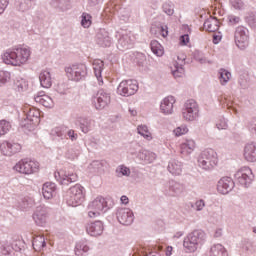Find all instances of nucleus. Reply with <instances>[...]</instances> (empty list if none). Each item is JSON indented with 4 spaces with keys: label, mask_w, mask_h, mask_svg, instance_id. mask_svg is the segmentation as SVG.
<instances>
[{
    "label": "nucleus",
    "mask_w": 256,
    "mask_h": 256,
    "mask_svg": "<svg viewBox=\"0 0 256 256\" xmlns=\"http://www.w3.org/2000/svg\"><path fill=\"white\" fill-rule=\"evenodd\" d=\"M31 57V49L27 47H14L6 50L2 54V61L6 65H12V67H21L25 65Z\"/></svg>",
    "instance_id": "nucleus-1"
},
{
    "label": "nucleus",
    "mask_w": 256,
    "mask_h": 256,
    "mask_svg": "<svg viewBox=\"0 0 256 256\" xmlns=\"http://www.w3.org/2000/svg\"><path fill=\"white\" fill-rule=\"evenodd\" d=\"M205 237L206 234L203 230H194L184 238V249L187 251V253H195L197 249H201V247H203Z\"/></svg>",
    "instance_id": "nucleus-2"
},
{
    "label": "nucleus",
    "mask_w": 256,
    "mask_h": 256,
    "mask_svg": "<svg viewBox=\"0 0 256 256\" xmlns=\"http://www.w3.org/2000/svg\"><path fill=\"white\" fill-rule=\"evenodd\" d=\"M219 163L217 152L213 149H206L202 151L198 157V165L204 171H213Z\"/></svg>",
    "instance_id": "nucleus-3"
},
{
    "label": "nucleus",
    "mask_w": 256,
    "mask_h": 256,
    "mask_svg": "<svg viewBox=\"0 0 256 256\" xmlns=\"http://www.w3.org/2000/svg\"><path fill=\"white\" fill-rule=\"evenodd\" d=\"M110 209L111 204L109 203V200L103 196H98L88 204V216L91 219H95V217H99L102 213H107Z\"/></svg>",
    "instance_id": "nucleus-4"
},
{
    "label": "nucleus",
    "mask_w": 256,
    "mask_h": 256,
    "mask_svg": "<svg viewBox=\"0 0 256 256\" xmlns=\"http://www.w3.org/2000/svg\"><path fill=\"white\" fill-rule=\"evenodd\" d=\"M85 199V188L81 184H76L66 192L65 200L69 207L81 205Z\"/></svg>",
    "instance_id": "nucleus-5"
},
{
    "label": "nucleus",
    "mask_w": 256,
    "mask_h": 256,
    "mask_svg": "<svg viewBox=\"0 0 256 256\" xmlns=\"http://www.w3.org/2000/svg\"><path fill=\"white\" fill-rule=\"evenodd\" d=\"M182 117L185 121H197L199 119V105L195 100L190 99L184 103Z\"/></svg>",
    "instance_id": "nucleus-6"
},
{
    "label": "nucleus",
    "mask_w": 256,
    "mask_h": 256,
    "mask_svg": "<svg viewBox=\"0 0 256 256\" xmlns=\"http://www.w3.org/2000/svg\"><path fill=\"white\" fill-rule=\"evenodd\" d=\"M66 76L70 81H81L87 77V66L85 64H74L65 68Z\"/></svg>",
    "instance_id": "nucleus-7"
},
{
    "label": "nucleus",
    "mask_w": 256,
    "mask_h": 256,
    "mask_svg": "<svg viewBox=\"0 0 256 256\" xmlns=\"http://www.w3.org/2000/svg\"><path fill=\"white\" fill-rule=\"evenodd\" d=\"M14 171L23 175H32L39 171V162L29 159H22L14 166Z\"/></svg>",
    "instance_id": "nucleus-8"
},
{
    "label": "nucleus",
    "mask_w": 256,
    "mask_h": 256,
    "mask_svg": "<svg viewBox=\"0 0 256 256\" xmlns=\"http://www.w3.org/2000/svg\"><path fill=\"white\" fill-rule=\"evenodd\" d=\"M234 40L238 49L242 51L249 47V29L244 26H238L234 32Z\"/></svg>",
    "instance_id": "nucleus-9"
},
{
    "label": "nucleus",
    "mask_w": 256,
    "mask_h": 256,
    "mask_svg": "<svg viewBox=\"0 0 256 256\" xmlns=\"http://www.w3.org/2000/svg\"><path fill=\"white\" fill-rule=\"evenodd\" d=\"M139 91V83L137 80H123L118 88L117 93L122 95V97H131V95H135Z\"/></svg>",
    "instance_id": "nucleus-10"
},
{
    "label": "nucleus",
    "mask_w": 256,
    "mask_h": 256,
    "mask_svg": "<svg viewBox=\"0 0 256 256\" xmlns=\"http://www.w3.org/2000/svg\"><path fill=\"white\" fill-rule=\"evenodd\" d=\"M236 181L242 185V187H249L253 180L255 179V175L253 174V170L251 168L244 166L240 168L234 175Z\"/></svg>",
    "instance_id": "nucleus-11"
},
{
    "label": "nucleus",
    "mask_w": 256,
    "mask_h": 256,
    "mask_svg": "<svg viewBox=\"0 0 256 256\" xmlns=\"http://www.w3.org/2000/svg\"><path fill=\"white\" fill-rule=\"evenodd\" d=\"M111 103V94L105 90H99L92 98V105H94L97 111H103L105 107H109Z\"/></svg>",
    "instance_id": "nucleus-12"
},
{
    "label": "nucleus",
    "mask_w": 256,
    "mask_h": 256,
    "mask_svg": "<svg viewBox=\"0 0 256 256\" xmlns=\"http://www.w3.org/2000/svg\"><path fill=\"white\" fill-rule=\"evenodd\" d=\"M23 146L15 141H3L0 143V153L4 157H13L17 153H21Z\"/></svg>",
    "instance_id": "nucleus-13"
},
{
    "label": "nucleus",
    "mask_w": 256,
    "mask_h": 256,
    "mask_svg": "<svg viewBox=\"0 0 256 256\" xmlns=\"http://www.w3.org/2000/svg\"><path fill=\"white\" fill-rule=\"evenodd\" d=\"M54 177L60 185H70V183H75L78 179L77 174L69 169L55 172Z\"/></svg>",
    "instance_id": "nucleus-14"
},
{
    "label": "nucleus",
    "mask_w": 256,
    "mask_h": 256,
    "mask_svg": "<svg viewBox=\"0 0 256 256\" xmlns=\"http://www.w3.org/2000/svg\"><path fill=\"white\" fill-rule=\"evenodd\" d=\"M116 217L121 225H132L135 221V215L129 208H119L116 212Z\"/></svg>",
    "instance_id": "nucleus-15"
},
{
    "label": "nucleus",
    "mask_w": 256,
    "mask_h": 256,
    "mask_svg": "<svg viewBox=\"0 0 256 256\" xmlns=\"http://www.w3.org/2000/svg\"><path fill=\"white\" fill-rule=\"evenodd\" d=\"M184 191V184H181V182H177L175 180H170L168 182V187L165 190V195H167V197H179V195H181V193Z\"/></svg>",
    "instance_id": "nucleus-16"
},
{
    "label": "nucleus",
    "mask_w": 256,
    "mask_h": 256,
    "mask_svg": "<svg viewBox=\"0 0 256 256\" xmlns=\"http://www.w3.org/2000/svg\"><path fill=\"white\" fill-rule=\"evenodd\" d=\"M233 187H235V182L231 177H223L218 181L217 191L221 193V195H227L233 191Z\"/></svg>",
    "instance_id": "nucleus-17"
},
{
    "label": "nucleus",
    "mask_w": 256,
    "mask_h": 256,
    "mask_svg": "<svg viewBox=\"0 0 256 256\" xmlns=\"http://www.w3.org/2000/svg\"><path fill=\"white\" fill-rule=\"evenodd\" d=\"M33 219L39 227L47 225V208L38 206L33 214Z\"/></svg>",
    "instance_id": "nucleus-18"
},
{
    "label": "nucleus",
    "mask_w": 256,
    "mask_h": 256,
    "mask_svg": "<svg viewBox=\"0 0 256 256\" xmlns=\"http://www.w3.org/2000/svg\"><path fill=\"white\" fill-rule=\"evenodd\" d=\"M244 159L248 163H256V142H248L244 146Z\"/></svg>",
    "instance_id": "nucleus-19"
},
{
    "label": "nucleus",
    "mask_w": 256,
    "mask_h": 256,
    "mask_svg": "<svg viewBox=\"0 0 256 256\" xmlns=\"http://www.w3.org/2000/svg\"><path fill=\"white\" fill-rule=\"evenodd\" d=\"M103 222L101 221H95L88 223L86 226V231L88 235H91V237H99L100 235H103Z\"/></svg>",
    "instance_id": "nucleus-20"
},
{
    "label": "nucleus",
    "mask_w": 256,
    "mask_h": 256,
    "mask_svg": "<svg viewBox=\"0 0 256 256\" xmlns=\"http://www.w3.org/2000/svg\"><path fill=\"white\" fill-rule=\"evenodd\" d=\"M173 105H175V97L167 96L164 98L160 104V111L164 115L173 114Z\"/></svg>",
    "instance_id": "nucleus-21"
},
{
    "label": "nucleus",
    "mask_w": 256,
    "mask_h": 256,
    "mask_svg": "<svg viewBox=\"0 0 256 256\" xmlns=\"http://www.w3.org/2000/svg\"><path fill=\"white\" fill-rule=\"evenodd\" d=\"M96 43L100 47H111V36L105 29H101L96 35Z\"/></svg>",
    "instance_id": "nucleus-22"
},
{
    "label": "nucleus",
    "mask_w": 256,
    "mask_h": 256,
    "mask_svg": "<svg viewBox=\"0 0 256 256\" xmlns=\"http://www.w3.org/2000/svg\"><path fill=\"white\" fill-rule=\"evenodd\" d=\"M40 116H41V113L39 112V110L35 108H30L26 114V120H25L30 122L27 128L29 129V127H33V125H39Z\"/></svg>",
    "instance_id": "nucleus-23"
},
{
    "label": "nucleus",
    "mask_w": 256,
    "mask_h": 256,
    "mask_svg": "<svg viewBox=\"0 0 256 256\" xmlns=\"http://www.w3.org/2000/svg\"><path fill=\"white\" fill-rule=\"evenodd\" d=\"M55 191H57V185L53 182H46L42 186V195L44 199H53V197H55Z\"/></svg>",
    "instance_id": "nucleus-24"
},
{
    "label": "nucleus",
    "mask_w": 256,
    "mask_h": 256,
    "mask_svg": "<svg viewBox=\"0 0 256 256\" xmlns=\"http://www.w3.org/2000/svg\"><path fill=\"white\" fill-rule=\"evenodd\" d=\"M167 169L172 175H181V173H183V163L179 160L171 159Z\"/></svg>",
    "instance_id": "nucleus-25"
},
{
    "label": "nucleus",
    "mask_w": 256,
    "mask_h": 256,
    "mask_svg": "<svg viewBox=\"0 0 256 256\" xmlns=\"http://www.w3.org/2000/svg\"><path fill=\"white\" fill-rule=\"evenodd\" d=\"M103 67H105L103 60H94L93 69L99 85H103V76L101 75L103 73Z\"/></svg>",
    "instance_id": "nucleus-26"
},
{
    "label": "nucleus",
    "mask_w": 256,
    "mask_h": 256,
    "mask_svg": "<svg viewBox=\"0 0 256 256\" xmlns=\"http://www.w3.org/2000/svg\"><path fill=\"white\" fill-rule=\"evenodd\" d=\"M209 256H229L227 248L223 244H214L209 249Z\"/></svg>",
    "instance_id": "nucleus-27"
},
{
    "label": "nucleus",
    "mask_w": 256,
    "mask_h": 256,
    "mask_svg": "<svg viewBox=\"0 0 256 256\" xmlns=\"http://www.w3.org/2000/svg\"><path fill=\"white\" fill-rule=\"evenodd\" d=\"M50 5L59 11H69L71 9V0H51Z\"/></svg>",
    "instance_id": "nucleus-28"
},
{
    "label": "nucleus",
    "mask_w": 256,
    "mask_h": 256,
    "mask_svg": "<svg viewBox=\"0 0 256 256\" xmlns=\"http://www.w3.org/2000/svg\"><path fill=\"white\" fill-rule=\"evenodd\" d=\"M40 85L44 87V89H50L51 85H53V81L51 80V72L47 70H43L40 75Z\"/></svg>",
    "instance_id": "nucleus-29"
},
{
    "label": "nucleus",
    "mask_w": 256,
    "mask_h": 256,
    "mask_svg": "<svg viewBox=\"0 0 256 256\" xmlns=\"http://www.w3.org/2000/svg\"><path fill=\"white\" fill-rule=\"evenodd\" d=\"M204 28L210 33H215V31H219V20H217L215 17L208 18L204 22Z\"/></svg>",
    "instance_id": "nucleus-30"
},
{
    "label": "nucleus",
    "mask_w": 256,
    "mask_h": 256,
    "mask_svg": "<svg viewBox=\"0 0 256 256\" xmlns=\"http://www.w3.org/2000/svg\"><path fill=\"white\" fill-rule=\"evenodd\" d=\"M76 127H80L81 129H91L93 125H95V121L87 118V117H79L75 120Z\"/></svg>",
    "instance_id": "nucleus-31"
},
{
    "label": "nucleus",
    "mask_w": 256,
    "mask_h": 256,
    "mask_svg": "<svg viewBox=\"0 0 256 256\" xmlns=\"http://www.w3.org/2000/svg\"><path fill=\"white\" fill-rule=\"evenodd\" d=\"M195 150V141L187 140L186 142L182 143L180 146V153L182 155H191Z\"/></svg>",
    "instance_id": "nucleus-32"
},
{
    "label": "nucleus",
    "mask_w": 256,
    "mask_h": 256,
    "mask_svg": "<svg viewBox=\"0 0 256 256\" xmlns=\"http://www.w3.org/2000/svg\"><path fill=\"white\" fill-rule=\"evenodd\" d=\"M138 159L145 161L146 163H153L157 159V155L147 150H142L138 153Z\"/></svg>",
    "instance_id": "nucleus-33"
},
{
    "label": "nucleus",
    "mask_w": 256,
    "mask_h": 256,
    "mask_svg": "<svg viewBox=\"0 0 256 256\" xmlns=\"http://www.w3.org/2000/svg\"><path fill=\"white\" fill-rule=\"evenodd\" d=\"M131 45H133V40H131V36L127 34L122 35L118 39V49H120V51H123V49H129Z\"/></svg>",
    "instance_id": "nucleus-34"
},
{
    "label": "nucleus",
    "mask_w": 256,
    "mask_h": 256,
    "mask_svg": "<svg viewBox=\"0 0 256 256\" xmlns=\"http://www.w3.org/2000/svg\"><path fill=\"white\" fill-rule=\"evenodd\" d=\"M34 101L36 103H39L40 105H43V107H47V108L53 107V99L45 94L36 96L34 98Z\"/></svg>",
    "instance_id": "nucleus-35"
},
{
    "label": "nucleus",
    "mask_w": 256,
    "mask_h": 256,
    "mask_svg": "<svg viewBox=\"0 0 256 256\" xmlns=\"http://www.w3.org/2000/svg\"><path fill=\"white\" fill-rule=\"evenodd\" d=\"M150 48H151L152 53H154V55H157V57L163 56V53H164L163 46H161L159 41L152 40L150 43Z\"/></svg>",
    "instance_id": "nucleus-36"
},
{
    "label": "nucleus",
    "mask_w": 256,
    "mask_h": 256,
    "mask_svg": "<svg viewBox=\"0 0 256 256\" xmlns=\"http://www.w3.org/2000/svg\"><path fill=\"white\" fill-rule=\"evenodd\" d=\"M162 11L165 15H168V17H173L175 14V4L171 1L164 2L162 4Z\"/></svg>",
    "instance_id": "nucleus-37"
},
{
    "label": "nucleus",
    "mask_w": 256,
    "mask_h": 256,
    "mask_svg": "<svg viewBox=\"0 0 256 256\" xmlns=\"http://www.w3.org/2000/svg\"><path fill=\"white\" fill-rule=\"evenodd\" d=\"M46 245L45 237L44 236H36L33 239L32 246L33 249L36 251H41Z\"/></svg>",
    "instance_id": "nucleus-38"
},
{
    "label": "nucleus",
    "mask_w": 256,
    "mask_h": 256,
    "mask_svg": "<svg viewBox=\"0 0 256 256\" xmlns=\"http://www.w3.org/2000/svg\"><path fill=\"white\" fill-rule=\"evenodd\" d=\"M20 209H31L35 205V200L31 197H24L19 202Z\"/></svg>",
    "instance_id": "nucleus-39"
},
{
    "label": "nucleus",
    "mask_w": 256,
    "mask_h": 256,
    "mask_svg": "<svg viewBox=\"0 0 256 256\" xmlns=\"http://www.w3.org/2000/svg\"><path fill=\"white\" fill-rule=\"evenodd\" d=\"M117 177H129L131 175V169L125 165H120L116 168Z\"/></svg>",
    "instance_id": "nucleus-40"
},
{
    "label": "nucleus",
    "mask_w": 256,
    "mask_h": 256,
    "mask_svg": "<svg viewBox=\"0 0 256 256\" xmlns=\"http://www.w3.org/2000/svg\"><path fill=\"white\" fill-rule=\"evenodd\" d=\"M172 75L175 77V79L179 77H183V75H185V69L183 68V65H179V63H175L174 69H172Z\"/></svg>",
    "instance_id": "nucleus-41"
},
{
    "label": "nucleus",
    "mask_w": 256,
    "mask_h": 256,
    "mask_svg": "<svg viewBox=\"0 0 256 256\" xmlns=\"http://www.w3.org/2000/svg\"><path fill=\"white\" fill-rule=\"evenodd\" d=\"M11 81V72L0 70V87Z\"/></svg>",
    "instance_id": "nucleus-42"
},
{
    "label": "nucleus",
    "mask_w": 256,
    "mask_h": 256,
    "mask_svg": "<svg viewBox=\"0 0 256 256\" xmlns=\"http://www.w3.org/2000/svg\"><path fill=\"white\" fill-rule=\"evenodd\" d=\"M89 249V245L86 243H78L76 244L75 253L79 256L82 255V253H87Z\"/></svg>",
    "instance_id": "nucleus-43"
},
{
    "label": "nucleus",
    "mask_w": 256,
    "mask_h": 256,
    "mask_svg": "<svg viewBox=\"0 0 256 256\" xmlns=\"http://www.w3.org/2000/svg\"><path fill=\"white\" fill-rule=\"evenodd\" d=\"M81 25H82V27H84V29H88V27H91V15H89L87 13H83Z\"/></svg>",
    "instance_id": "nucleus-44"
},
{
    "label": "nucleus",
    "mask_w": 256,
    "mask_h": 256,
    "mask_svg": "<svg viewBox=\"0 0 256 256\" xmlns=\"http://www.w3.org/2000/svg\"><path fill=\"white\" fill-rule=\"evenodd\" d=\"M231 78V72L221 69L219 72V79L220 81H223V83H228L229 79Z\"/></svg>",
    "instance_id": "nucleus-45"
},
{
    "label": "nucleus",
    "mask_w": 256,
    "mask_h": 256,
    "mask_svg": "<svg viewBox=\"0 0 256 256\" xmlns=\"http://www.w3.org/2000/svg\"><path fill=\"white\" fill-rule=\"evenodd\" d=\"M231 6L237 11H243L245 9V3L243 0H230Z\"/></svg>",
    "instance_id": "nucleus-46"
},
{
    "label": "nucleus",
    "mask_w": 256,
    "mask_h": 256,
    "mask_svg": "<svg viewBox=\"0 0 256 256\" xmlns=\"http://www.w3.org/2000/svg\"><path fill=\"white\" fill-rule=\"evenodd\" d=\"M243 250L246 251V253H255V244H253L251 241H245L243 244Z\"/></svg>",
    "instance_id": "nucleus-47"
},
{
    "label": "nucleus",
    "mask_w": 256,
    "mask_h": 256,
    "mask_svg": "<svg viewBox=\"0 0 256 256\" xmlns=\"http://www.w3.org/2000/svg\"><path fill=\"white\" fill-rule=\"evenodd\" d=\"M191 207L195 209V211H203V209H205V200H197L195 203H191Z\"/></svg>",
    "instance_id": "nucleus-48"
},
{
    "label": "nucleus",
    "mask_w": 256,
    "mask_h": 256,
    "mask_svg": "<svg viewBox=\"0 0 256 256\" xmlns=\"http://www.w3.org/2000/svg\"><path fill=\"white\" fill-rule=\"evenodd\" d=\"M229 25H239L241 23V17L230 14L227 16Z\"/></svg>",
    "instance_id": "nucleus-49"
},
{
    "label": "nucleus",
    "mask_w": 256,
    "mask_h": 256,
    "mask_svg": "<svg viewBox=\"0 0 256 256\" xmlns=\"http://www.w3.org/2000/svg\"><path fill=\"white\" fill-rule=\"evenodd\" d=\"M137 133L138 135H141V137H143L144 139H147V141H151V139H153L151 132H149L147 129H138Z\"/></svg>",
    "instance_id": "nucleus-50"
},
{
    "label": "nucleus",
    "mask_w": 256,
    "mask_h": 256,
    "mask_svg": "<svg viewBox=\"0 0 256 256\" xmlns=\"http://www.w3.org/2000/svg\"><path fill=\"white\" fill-rule=\"evenodd\" d=\"M31 7V3L30 2H27L25 0H21L19 3H18V9L19 11H22V12H25V11H29Z\"/></svg>",
    "instance_id": "nucleus-51"
},
{
    "label": "nucleus",
    "mask_w": 256,
    "mask_h": 256,
    "mask_svg": "<svg viewBox=\"0 0 256 256\" xmlns=\"http://www.w3.org/2000/svg\"><path fill=\"white\" fill-rule=\"evenodd\" d=\"M246 22L248 23L249 27H252V29H256V15L250 14L246 17Z\"/></svg>",
    "instance_id": "nucleus-52"
},
{
    "label": "nucleus",
    "mask_w": 256,
    "mask_h": 256,
    "mask_svg": "<svg viewBox=\"0 0 256 256\" xmlns=\"http://www.w3.org/2000/svg\"><path fill=\"white\" fill-rule=\"evenodd\" d=\"M238 83L241 89H249V79L245 76H240Z\"/></svg>",
    "instance_id": "nucleus-53"
},
{
    "label": "nucleus",
    "mask_w": 256,
    "mask_h": 256,
    "mask_svg": "<svg viewBox=\"0 0 256 256\" xmlns=\"http://www.w3.org/2000/svg\"><path fill=\"white\" fill-rule=\"evenodd\" d=\"M10 249H13V251H21L23 249V241L21 240H15L12 242V247Z\"/></svg>",
    "instance_id": "nucleus-54"
},
{
    "label": "nucleus",
    "mask_w": 256,
    "mask_h": 256,
    "mask_svg": "<svg viewBox=\"0 0 256 256\" xmlns=\"http://www.w3.org/2000/svg\"><path fill=\"white\" fill-rule=\"evenodd\" d=\"M13 127V122L7 119L0 120V129H11Z\"/></svg>",
    "instance_id": "nucleus-55"
},
{
    "label": "nucleus",
    "mask_w": 256,
    "mask_h": 256,
    "mask_svg": "<svg viewBox=\"0 0 256 256\" xmlns=\"http://www.w3.org/2000/svg\"><path fill=\"white\" fill-rule=\"evenodd\" d=\"M11 255V247L2 245L0 246V256H8Z\"/></svg>",
    "instance_id": "nucleus-56"
},
{
    "label": "nucleus",
    "mask_w": 256,
    "mask_h": 256,
    "mask_svg": "<svg viewBox=\"0 0 256 256\" xmlns=\"http://www.w3.org/2000/svg\"><path fill=\"white\" fill-rule=\"evenodd\" d=\"M101 167H103V165H102L99 161H97V160L93 161V162L89 165V169H90V170L92 169L94 172H95V171H99V170L101 169Z\"/></svg>",
    "instance_id": "nucleus-57"
},
{
    "label": "nucleus",
    "mask_w": 256,
    "mask_h": 256,
    "mask_svg": "<svg viewBox=\"0 0 256 256\" xmlns=\"http://www.w3.org/2000/svg\"><path fill=\"white\" fill-rule=\"evenodd\" d=\"M216 127H217V129H227V127H228L227 120H225V118L220 119L216 123Z\"/></svg>",
    "instance_id": "nucleus-58"
},
{
    "label": "nucleus",
    "mask_w": 256,
    "mask_h": 256,
    "mask_svg": "<svg viewBox=\"0 0 256 256\" xmlns=\"http://www.w3.org/2000/svg\"><path fill=\"white\" fill-rule=\"evenodd\" d=\"M79 135L75 133V130H68L67 132V139H70L71 141H77Z\"/></svg>",
    "instance_id": "nucleus-59"
},
{
    "label": "nucleus",
    "mask_w": 256,
    "mask_h": 256,
    "mask_svg": "<svg viewBox=\"0 0 256 256\" xmlns=\"http://www.w3.org/2000/svg\"><path fill=\"white\" fill-rule=\"evenodd\" d=\"M17 91H25L27 89V83L24 80L16 82Z\"/></svg>",
    "instance_id": "nucleus-60"
},
{
    "label": "nucleus",
    "mask_w": 256,
    "mask_h": 256,
    "mask_svg": "<svg viewBox=\"0 0 256 256\" xmlns=\"http://www.w3.org/2000/svg\"><path fill=\"white\" fill-rule=\"evenodd\" d=\"M8 5L9 0H0V15H3V13H5Z\"/></svg>",
    "instance_id": "nucleus-61"
},
{
    "label": "nucleus",
    "mask_w": 256,
    "mask_h": 256,
    "mask_svg": "<svg viewBox=\"0 0 256 256\" xmlns=\"http://www.w3.org/2000/svg\"><path fill=\"white\" fill-rule=\"evenodd\" d=\"M187 131L186 129H174L173 134L175 137H181V135H186Z\"/></svg>",
    "instance_id": "nucleus-62"
},
{
    "label": "nucleus",
    "mask_w": 256,
    "mask_h": 256,
    "mask_svg": "<svg viewBox=\"0 0 256 256\" xmlns=\"http://www.w3.org/2000/svg\"><path fill=\"white\" fill-rule=\"evenodd\" d=\"M189 43V34L180 36V45H187Z\"/></svg>",
    "instance_id": "nucleus-63"
},
{
    "label": "nucleus",
    "mask_w": 256,
    "mask_h": 256,
    "mask_svg": "<svg viewBox=\"0 0 256 256\" xmlns=\"http://www.w3.org/2000/svg\"><path fill=\"white\" fill-rule=\"evenodd\" d=\"M168 29L169 28L167 26H161L160 27V35L164 38L167 37V35H169V30Z\"/></svg>",
    "instance_id": "nucleus-64"
}]
</instances>
